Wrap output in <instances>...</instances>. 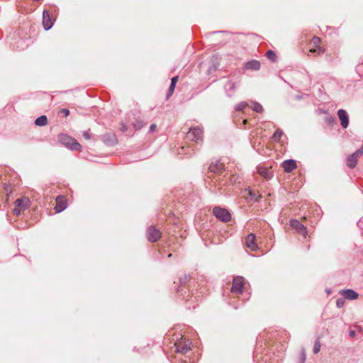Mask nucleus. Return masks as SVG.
<instances>
[{
	"mask_svg": "<svg viewBox=\"0 0 363 363\" xmlns=\"http://www.w3.org/2000/svg\"><path fill=\"white\" fill-rule=\"evenodd\" d=\"M30 206V201L28 197H21L14 202V208L12 213L16 216H19L24 212Z\"/></svg>",
	"mask_w": 363,
	"mask_h": 363,
	"instance_id": "nucleus-1",
	"label": "nucleus"
},
{
	"mask_svg": "<svg viewBox=\"0 0 363 363\" xmlns=\"http://www.w3.org/2000/svg\"><path fill=\"white\" fill-rule=\"evenodd\" d=\"M59 142L72 150H81V145L73 138L65 135L60 134L58 135Z\"/></svg>",
	"mask_w": 363,
	"mask_h": 363,
	"instance_id": "nucleus-2",
	"label": "nucleus"
},
{
	"mask_svg": "<svg viewBox=\"0 0 363 363\" xmlns=\"http://www.w3.org/2000/svg\"><path fill=\"white\" fill-rule=\"evenodd\" d=\"M321 39L319 37H313L310 42L309 52L311 53H315L318 55L325 52V48L320 46Z\"/></svg>",
	"mask_w": 363,
	"mask_h": 363,
	"instance_id": "nucleus-3",
	"label": "nucleus"
},
{
	"mask_svg": "<svg viewBox=\"0 0 363 363\" xmlns=\"http://www.w3.org/2000/svg\"><path fill=\"white\" fill-rule=\"evenodd\" d=\"M363 155V145L361 148L357 150L356 152L349 155L346 160L347 165L350 168H354L358 162L359 159Z\"/></svg>",
	"mask_w": 363,
	"mask_h": 363,
	"instance_id": "nucleus-4",
	"label": "nucleus"
},
{
	"mask_svg": "<svg viewBox=\"0 0 363 363\" xmlns=\"http://www.w3.org/2000/svg\"><path fill=\"white\" fill-rule=\"evenodd\" d=\"M213 215L220 220L223 222H228L230 220L231 215L225 208H222L220 207H215L213 210Z\"/></svg>",
	"mask_w": 363,
	"mask_h": 363,
	"instance_id": "nucleus-5",
	"label": "nucleus"
},
{
	"mask_svg": "<svg viewBox=\"0 0 363 363\" xmlns=\"http://www.w3.org/2000/svg\"><path fill=\"white\" fill-rule=\"evenodd\" d=\"M190 343L189 340H186V338L182 337V338L177 341L174 343L175 346V352H179V353H186L189 350H191L190 348Z\"/></svg>",
	"mask_w": 363,
	"mask_h": 363,
	"instance_id": "nucleus-6",
	"label": "nucleus"
},
{
	"mask_svg": "<svg viewBox=\"0 0 363 363\" xmlns=\"http://www.w3.org/2000/svg\"><path fill=\"white\" fill-rule=\"evenodd\" d=\"M161 235L160 230L154 225H151L147 229V238L152 242L159 240Z\"/></svg>",
	"mask_w": 363,
	"mask_h": 363,
	"instance_id": "nucleus-7",
	"label": "nucleus"
},
{
	"mask_svg": "<svg viewBox=\"0 0 363 363\" xmlns=\"http://www.w3.org/2000/svg\"><path fill=\"white\" fill-rule=\"evenodd\" d=\"M244 279L242 277H236L233 279L231 291L242 294L243 291Z\"/></svg>",
	"mask_w": 363,
	"mask_h": 363,
	"instance_id": "nucleus-8",
	"label": "nucleus"
},
{
	"mask_svg": "<svg viewBox=\"0 0 363 363\" xmlns=\"http://www.w3.org/2000/svg\"><path fill=\"white\" fill-rule=\"evenodd\" d=\"M203 130L200 128H193L187 133L186 138L192 141L198 142L202 138Z\"/></svg>",
	"mask_w": 363,
	"mask_h": 363,
	"instance_id": "nucleus-9",
	"label": "nucleus"
},
{
	"mask_svg": "<svg viewBox=\"0 0 363 363\" xmlns=\"http://www.w3.org/2000/svg\"><path fill=\"white\" fill-rule=\"evenodd\" d=\"M290 225L293 229L296 230L298 233L302 235L305 238L306 237L308 234L307 228L298 220H291L290 221Z\"/></svg>",
	"mask_w": 363,
	"mask_h": 363,
	"instance_id": "nucleus-10",
	"label": "nucleus"
},
{
	"mask_svg": "<svg viewBox=\"0 0 363 363\" xmlns=\"http://www.w3.org/2000/svg\"><path fill=\"white\" fill-rule=\"evenodd\" d=\"M56 206L55 207V211L60 213L64 211L67 206V199L64 196H58L55 199Z\"/></svg>",
	"mask_w": 363,
	"mask_h": 363,
	"instance_id": "nucleus-11",
	"label": "nucleus"
},
{
	"mask_svg": "<svg viewBox=\"0 0 363 363\" xmlns=\"http://www.w3.org/2000/svg\"><path fill=\"white\" fill-rule=\"evenodd\" d=\"M245 245L247 248L250 249L252 251H255L257 250L258 246L256 243V236L255 234L250 233L246 237Z\"/></svg>",
	"mask_w": 363,
	"mask_h": 363,
	"instance_id": "nucleus-12",
	"label": "nucleus"
},
{
	"mask_svg": "<svg viewBox=\"0 0 363 363\" xmlns=\"http://www.w3.org/2000/svg\"><path fill=\"white\" fill-rule=\"evenodd\" d=\"M337 116H338L339 119L341 121V125L342 126V128H347L348 125H349V117H348V114L346 112V111H345L343 109H340L337 111Z\"/></svg>",
	"mask_w": 363,
	"mask_h": 363,
	"instance_id": "nucleus-13",
	"label": "nucleus"
},
{
	"mask_svg": "<svg viewBox=\"0 0 363 363\" xmlns=\"http://www.w3.org/2000/svg\"><path fill=\"white\" fill-rule=\"evenodd\" d=\"M284 172L289 173L296 169V162L294 160H287L283 162L281 164Z\"/></svg>",
	"mask_w": 363,
	"mask_h": 363,
	"instance_id": "nucleus-14",
	"label": "nucleus"
},
{
	"mask_svg": "<svg viewBox=\"0 0 363 363\" xmlns=\"http://www.w3.org/2000/svg\"><path fill=\"white\" fill-rule=\"evenodd\" d=\"M209 170L211 172L216 173V174H220L223 172L225 169V164L222 162H220L219 161H216V162H213L209 166Z\"/></svg>",
	"mask_w": 363,
	"mask_h": 363,
	"instance_id": "nucleus-15",
	"label": "nucleus"
},
{
	"mask_svg": "<svg viewBox=\"0 0 363 363\" xmlns=\"http://www.w3.org/2000/svg\"><path fill=\"white\" fill-rule=\"evenodd\" d=\"M43 25L46 30L50 29L52 26V21L47 11H44L43 13Z\"/></svg>",
	"mask_w": 363,
	"mask_h": 363,
	"instance_id": "nucleus-16",
	"label": "nucleus"
},
{
	"mask_svg": "<svg viewBox=\"0 0 363 363\" xmlns=\"http://www.w3.org/2000/svg\"><path fill=\"white\" fill-rule=\"evenodd\" d=\"M341 294L345 298L349 300H356L359 297V294L352 289L344 290Z\"/></svg>",
	"mask_w": 363,
	"mask_h": 363,
	"instance_id": "nucleus-17",
	"label": "nucleus"
},
{
	"mask_svg": "<svg viewBox=\"0 0 363 363\" xmlns=\"http://www.w3.org/2000/svg\"><path fill=\"white\" fill-rule=\"evenodd\" d=\"M246 69L252 70H258L260 68V63L257 60L248 62L245 65Z\"/></svg>",
	"mask_w": 363,
	"mask_h": 363,
	"instance_id": "nucleus-18",
	"label": "nucleus"
},
{
	"mask_svg": "<svg viewBox=\"0 0 363 363\" xmlns=\"http://www.w3.org/2000/svg\"><path fill=\"white\" fill-rule=\"evenodd\" d=\"M258 173L265 179H270L272 172L270 169L265 167H259L258 168Z\"/></svg>",
	"mask_w": 363,
	"mask_h": 363,
	"instance_id": "nucleus-19",
	"label": "nucleus"
},
{
	"mask_svg": "<svg viewBox=\"0 0 363 363\" xmlns=\"http://www.w3.org/2000/svg\"><path fill=\"white\" fill-rule=\"evenodd\" d=\"M48 123V118L45 116H41L35 121V124L38 126H44Z\"/></svg>",
	"mask_w": 363,
	"mask_h": 363,
	"instance_id": "nucleus-20",
	"label": "nucleus"
},
{
	"mask_svg": "<svg viewBox=\"0 0 363 363\" xmlns=\"http://www.w3.org/2000/svg\"><path fill=\"white\" fill-rule=\"evenodd\" d=\"M284 135V133L282 130H281L280 129H277L274 133L272 135V139L276 141V142H279L281 139V138L282 137V135Z\"/></svg>",
	"mask_w": 363,
	"mask_h": 363,
	"instance_id": "nucleus-21",
	"label": "nucleus"
},
{
	"mask_svg": "<svg viewBox=\"0 0 363 363\" xmlns=\"http://www.w3.org/2000/svg\"><path fill=\"white\" fill-rule=\"evenodd\" d=\"M252 110L257 113H262L263 111L262 106L257 102L253 103Z\"/></svg>",
	"mask_w": 363,
	"mask_h": 363,
	"instance_id": "nucleus-22",
	"label": "nucleus"
},
{
	"mask_svg": "<svg viewBox=\"0 0 363 363\" xmlns=\"http://www.w3.org/2000/svg\"><path fill=\"white\" fill-rule=\"evenodd\" d=\"M266 56L267 57V58L273 62H274L277 59V55L276 54L272 51V50H268L267 52H266Z\"/></svg>",
	"mask_w": 363,
	"mask_h": 363,
	"instance_id": "nucleus-23",
	"label": "nucleus"
},
{
	"mask_svg": "<svg viewBox=\"0 0 363 363\" xmlns=\"http://www.w3.org/2000/svg\"><path fill=\"white\" fill-rule=\"evenodd\" d=\"M176 85L171 84L167 94V99H169L173 94Z\"/></svg>",
	"mask_w": 363,
	"mask_h": 363,
	"instance_id": "nucleus-24",
	"label": "nucleus"
},
{
	"mask_svg": "<svg viewBox=\"0 0 363 363\" xmlns=\"http://www.w3.org/2000/svg\"><path fill=\"white\" fill-rule=\"evenodd\" d=\"M247 106V103L241 102L237 105L236 110L237 111H243Z\"/></svg>",
	"mask_w": 363,
	"mask_h": 363,
	"instance_id": "nucleus-25",
	"label": "nucleus"
},
{
	"mask_svg": "<svg viewBox=\"0 0 363 363\" xmlns=\"http://www.w3.org/2000/svg\"><path fill=\"white\" fill-rule=\"evenodd\" d=\"M320 342L319 341H316L313 347V352L315 354L318 353L320 350Z\"/></svg>",
	"mask_w": 363,
	"mask_h": 363,
	"instance_id": "nucleus-26",
	"label": "nucleus"
},
{
	"mask_svg": "<svg viewBox=\"0 0 363 363\" xmlns=\"http://www.w3.org/2000/svg\"><path fill=\"white\" fill-rule=\"evenodd\" d=\"M345 303V301L344 299L342 298H338L336 301V306L338 307V308H341L343 306Z\"/></svg>",
	"mask_w": 363,
	"mask_h": 363,
	"instance_id": "nucleus-27",
	"label": "nucleus"
},
{
	"mask_svg": "<svg viewBox=\"0 0 363 363\" xmlns=\"http://www.w3.org/2000/svg\"><path fill=\"white\" fill-rule=\"evenodd\" d=\"M60 113H62L65 117H67L69 115V111L67 108L61 109Z\"/></svg>",
	"mask_w": 363,
	"mask_h": 363,
	"instance_id": "nucleus-28",
	"label": "nucleus"
},
{
	"mask_svg": "<svg viewBox=\"0 0 363 363\" xmlns=\"http://www.w3.org/2000/svg\"><path fill=\"white\" fill-rule=\"evenodd\" d=\"M83 137L87 140H90L91 138L90 134L86 131L83 133Z\"/></svg>",
	"mask_w": 363,
	"mask_h": 363,
	"instance_id": "nucleus-29",
	"label": "nucleus"
},
{
	"mask_svg": "<svg viewBox=\"0 0 363 363\" xmlns=\"http://www.w3.org/2000/svg\"><path fill=\"white\" fill-rule=\"evenodd\" d=\"M178 76H175L173 78H172L171 84L176 85L177 81H178Z\"/></svg>",
	"mask_w": 363,
	"mask_h": 363,
	"instance_id": "nucleus-30",
	"label": "nucleus"
},
{
	"mask_svg": "<svg viewBox=\"0 0 363 363\" xmlns=\"http://www.w3.org/2000/svg\"><path fill=\"white\" fill-rule=\"evenodd\" d=\"M157 128V125L156 124H152L150 126V132H154L155 131Z\"/></svg>",
	"mask_w": 363,
	"mask_h": 363,
	"instance_id": "nucleus-31",
	"label": "nucleus"
},
{
	"mask_svg": "<svg viewBox=\"0 0 363 363\" xmlns=\"http://www.w3.org/2000/svg\"><path fill=\"white\" fill-rule=\"evenodd\" d=\"M355 335H356L355 331H354V330H350V335L351 337H354V336H355Z\"/></svg>",
	"mask_w": 363,
	"mask_h": 363,
	"instance_id": "nucleus-32",
	"label": "nucleus"
},
{
	"mask_svg": "<svg viewBox=\"0 0 363 363\" xmlns=\"http://www.w3.org/2000/svg\"><path fill=\"white\" fill-rule=\"evenodd\" d=\"M247 119H245V120L242 121V123H243L244 125L247 124Z\"/></svg>",
	"mask_w": 363,
	"mask_h": 363,
	"instance_id": "nucleus-33",
	"label": "nucleus"
},
{
	"mask_svg": "<svg viewBox=\"0 0 363 363\" xmlns=\"http://www.w3.org/2000/svg\"><path fill=\"white\" fill-rule=\"evenodd\" d=\"M249 194H250V196H253V194H252V193L251 191H250V192H249Z\"/></svg>",
	"mask_w": 363,
	"mask_h": 363,
	"instance_id": "nucleus-34",
	"label": "nucleus"
}]
</instances>
